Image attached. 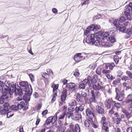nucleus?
<instances>
[{"label":"nucleus","mask_w":132,"mask_h":132,"mask_svg":"<svg viewBox=\"0 0 132 132\" xmlns=\"http://www.w3.org/2000/svg\"><path fill=\"white\" fill-rule=\"evenodd\" d=\"M32 89L31 85L28 84L27 82L25 81V105H28L30 98V96L32 94Z\"/></svg>","instance_id":"1"},{"label":"nucleus","mask_w":132,"mask_h":132,"mask_svg":"<svg viewBox=\"0 0 132 132\" xmlns=\"http://www.w3.org/2000/svg\"><path fill=\"white\" fill-rule=\"evenodd\" d=\"M12 88V89H13V90H10L9 93L10 94L11 93L14 92L15 94L16 95H19L20 96H22L23 94V89L20 88L18 87L16 88V85L14 82H11V87L10 88ZM23 91H25L24 90Z\"/></svg>","instance_id":"2"},{"label":"nucleus","mask_w":132,"mask_h":132,"mask_svg":"<svg viewBox=\"0 0 132 132\" xmlns=\"http://www.w3.org/2000/svg\"><path fill=\"white\" fill-rule=\"evenodd\" d=\"M5 85L2 86L0 85V92L4 94L5 92L9 93L10 90H13L12 89V88H10L11 82L10 81H6L5 82Z\"/></svg>","instance_id":"3"},{"label":"nucleus","mask_w":132,"mask_h":132,"mask_svg":"<svg viewBox=\"0 0 132 132\" xmlns=\"http://www.w3.org/2000/svg\"><path fill=\"white\" fill-rule=\"evenodd\" d=\"M113 24L116 27L117 31L120 32L125 33L126 28L121 24L120 23L118 20H115L113 21Z\"/></svg>","instance_id":"4"},{"label":"nucleus","mask_w":132,"mask_h":132,"mask_svg":"<svg viewBox=\"0 0 132 132\" xmlns=\"http://www.w3.org/2000/svg\"><path fill=\"white\" fill-rule=\"evenodd\" d=\"M102 39H106L108 41L112 43H113L116 41V39L113 35H112L109 36V33L107 32H106L103 35Z\"/></svg>","instance_id":"5"},{"label":"nucleus","mask_w":132,"mask_h":132,"mask_svg":"<svg viewBox=\"0 0 132 132\" xmlns=\"http://www.w3.org/2000/svg\"><path fill=\"white\" fill-rule=\"evenodd\" d=\"M3 106L0 111L1 114L3 116L5 115L7 112L11 110V107L7 102L5 103Z\"/></svg>","instance_id":"6"},{"label":"nucleus","mask_w":132,"mask_h":132,"mask_svg":"<svg viewBox=\"0 0 132 132\" xmlns=\"http://www.w3.org/2000/svg\"><path fill=\"white\" fill-rule=\"evenodd\" d=\"M95 35L94 34H92L89 36H86L85 39H84L83 42L84 43L85 41V42L88 44L92 43L93 44V42L94 41L95 39Z\"/></svg>","instance_id":"7"},{"label":"nucleus","mask_w":132,"mask_h":132,"mask_svg":"<svg viewBox=\"0 0 132 132\" xmlns=\"http://www.w3.org/2000/svg\"><path fill=\"white\" fill-rule=\"evenodd\" d=\"M88 84L89 89H90L89 85L88 79H86L83 80L81 83H80L79 85V88L80 89H84L85 88L86 86Z\"/></svg>","instance_id":"8"},{"label":"nucleus","mask_w":132,"mask_h":132,"mask_svg":"<svg viewBox=\"0 0 132 132\" xmlns=\"http://www.w3.org/2000/svg\"><path fill=\"white\" fill-rule=\"evenodd\" d=\"M124 14L125 16L127 17V19L129 21L132 19V13L130 12L129 9L127 8L124 11Z\"/></svg>","instance_id":"9"},{"label":"nucleus","mask_w":132,"mask_h":132,"mask_svg":"<svg viewBox=\"0 0 132 132\" xmlns=\"http://www.w3.org/2000/svg\"><path fill=\"white\" fill-rule=\"evenodd\" d=\"M98 77L97 75H94L92 78H91V77H89L87 79H89V85L90 86V89L92 88V86L91 85V84L90 83V80H91V82L92 84H94L96 82L97 80Z\"/></svg>","instance_id":"10"},{"label":"nucleus","mask_w":132,"mask_h":132,"mask_svg":"<svg viewBox=\"0 0 132 132\" xmlns=\"http://www.w3.org/2000/svg\"><path fill=\"white\" fill-rule=\"evenodd\" d=\"M67 89L65 88H63V90L62 92V94L61 96V101L64 102L66 100L67 96Z\"/></svg>","instance_id":"11"},{"label":"nucleus","mask_w":132,"mask_h":132,"mask_svg":"<svg viewBox=\"0 0 132 132\" xmlns=\"http://www.w3.org/2000/svg\"><path fill=\"white\" fill-rule=\"evenodd\" d=\"M96 110L97 113L103 116L104 114V109L99 105L96 106Z\"/></svg>","instance_id":"12"},{"label":"nucleus","mask_w":132,"mask_h":132,"mask_svg":"<svg viewBox=\"0 0 132 132\" xmlns=\"http://www.w3.org/2000/svg\"><path fill=\"white\" fill-rule=\"evenodd\" d=\"M81 53H77L73 57L74 60L77 62H79L83 60L82 56H80Z\"/></svg>","instance_id":"13"},{"label":"nucleus","mask_w":132,"mask_h":132,"mask_svg":"<svg viewBox=\"0 0 132 132\" xmlns=\"http://www.w3.org/2000/svg\"><path fill=\"white\" fill-rule=\"evenodd\" d=\"M105 40L102 39H101L100 45L105 47H108L111 46V45L109 43L110 42H108L105 41Z\"/></svg>","instance_id":"14"},{"label":"nucleus","mask_w":132,"mask_h":132,"mask_svg":"<svg viewBox=\"0 0 132 132\" xmlns=\"http://www.w3.org/2000/svg\"><path fill=\"white\" fill-rule=\"evenodd\" d=\"M76 87V85L75 83H74L71 82L67 84L65 86V87L67 90H69L70 89H74V90H75L76 89L75 87Z\"/></svg>","instance_id":"15"},{"label":"nucleus","mask_w":132,"mask_h":132,"mask_svg":"<svg viewBox=\"0 0 132 132\" xmlns=\"http://www.w3.org/2000/svg\"><path fill=\"white\" fill-rule=\"evenodd\" d=\"M84 105L82 104L79 106H76L75 109L76 112L78 113L79 112L82 111L84 109Z\"/></svg>","instance_id":"16"},{"label":"nucleus","mask_w":132,"mask_h":132,"mask_svg":"<svg viewBox=\"0 0 132 132\" xmlns=\"http://www.w3.org/2000/svg\"><path fill=\"white\" fill-rule=\"evenodd\" d=\"M94 35H95V38H97L98 39H101L103 37V32L102 31H99L97 32V33L95 32Z\"/></svg>","instance_id":"17"},{"label":"nucleus","mask_w":132,"mask_h":132,"mask_svg":"<svg viewBox=\"0 0 132 132\" xmlns=\"http://www.w3.org/2000/svg\"><path fill=\"white\" fill-rule=\"evenodd\" d=\"M112 100L108 99L105 103V105L107 109H110L111 107V104L113 105Z\"/></svg>","instance_id":"18"},{"label":"nucleus","mask_w":132,"mask_h":132,"mask_svg":"<svg viewBox=\"0 0 132 132\" xmlns=\"http://www.w3.org/2000/svg\"><path fill=\"white\" fill-rule=\"evenodd\" d=\"M93 88L95 90H99L102 89L103 88V87L101 86L99 84L97 85L96 84L92 85Z\"/></svg>","instance_id":"19"},{"label":"nucleus","mask_w":132,"mask_h":132,"mask_svg":"<svg viewBox=\"0 0 132 132\" xmlns=\"http://www.w3.org/2000/svg\"><path fill=\"white\" fill-rule=\"evenodd\" d=\"M80 128L79 125L78 124H76L74 127L73 129V132H80Z\"/></svg>","instance_id":"20"},{"label":"nucleus","mask_w":132,"mask_h":132,"mask_svg":"<svg viewBox=\"0 0 132 132\" xmlns=\"http://www.w3.org/2000/svg\"><path fill=\"white\" fill-rule=\"evenodd\" d=\"M86 113L87 116H91V117L92 116L94 118L95 117V114L92 113L90 109L88 108H87L86 109Z\"/></svg>","instance_id":"21"},{"label":"nucleus","mask_w":132,"mask_h":132,"mask_svg":"<svg viewBox=\"0 0 132 132\" xmlns=\"http://www.w3.org/2000/svg\"><path fill=\"white\" fill-rule=\"evenodd\" d=\"M80 94L85 101V102L87 101L88 100V98L87 97V93L85 92H82Z\"/></svg>","instance_id":"22"},{"label":"nucleus","mask_w":132,"mask_h":132,"mask_svg":"<svg viewBox=\"0 0 132 132\" xmlns=\"http://www.w3.org/2000/svg\"><path fill=\"white\" fill-rule=\"evenodd\" d=\"M90 93L91 94L92 96H97L100 94V93L99 91H94L93 90H91L90 91Z\"/></svg>","instance_id":"23"},{"label":"nucleus","mask_w":132,"mask_h":132,"mask_svg":"<svg viewBox=\"0 0 132 132\" xmlns=\"http://www.w3.org/2000/svg\"><path fill=\"white\" fill-rule=\"evenodd\" d=\"M6 114L7 117L9 118L13 116L14 113L13 111L10 110L6 112Z\"/></svg>","instance_id":"24"},{"label":"nucleus","mask_w":132,"mask_h":132,"mask_svg":"<svg viewBox=\"0 0 132 132\" xmlns=\"http://www.w3.org/2000/svg\"><path fill=\"white\" fill-rule=\"evenodd\" d=\"M96 39L95 41H93V44H92L93 45H95L97 46H99L100 45L101 43H100V40L101 39H98L97 38H95Z\"/></svg>","instance_id":"25"},{"label":"nucleus","mask_w":132,"mask_h":132,"mask_svg":"<svg viewBox=\"0 0 132 132\" xmlns=\"http://www.w3.org/2000/svg\"><path fill=\"white\" fill-rule=\"evenodd\" d=\"M62 121L59 119L57 120L56 122V124H55L57 127L58 128V127L62 126L63 125Z\"/></svg>","instance_id":"26"},{"label":"nucleus","mask_w":132,"mask_h":132,"mask_svg":"<svg viewBox=\"0 0 132 132\" xmlns=\"http://www.w3.org/2000/svg\"><path fill=\"white\" fill-rule=\"evenodd\" d=\"M57 129V132H64L66 129V127L64 126L58 127Z\"/></svg>","instance_id":"27"},{"label":"nucleus","mask_w":132,"mask_h":132,"mask_svg":"<svg viewBox=\"0 0 132 132\" xmlns=\"http://www.w3.org/2000/svg\"><path fill=\"white\" fill-rule=\"evenodd\" d=\"M76 99L77 100L78 102H81V101H83V99H84L81 96L80 94L79 93H78L77 95Z\"/></svg>","instance_id":"28"},{"label":"nucleus","mask_w":132,"mask_h":132,"mask_svg":"<svg viewBox=\"0 0 132 132\" xmlns=\"http://www.w3.org/2000/svg\"><path fill=\"white\" fill-rule=\"evenodd\" d=\"M51 117L50 116L48 117L46 120L44 124V126H46V125H49L50 123H51Z\"/></svg>","instance_id":"29"},{"label":"nucleus","mask_w":132,"mask_h":132,"mask_svg":"<svg viewBox=\"0 0 132 132\" xmlns=\"http://www.w3.org/2000/svg\"><path fill=\"white\" fill-rule=\"evenodd\" d=\"M66 112H64L58 117V119L62 120L66 116Z\"/></svg>","instance_id":"30"},{"label":"nucleus","mask_w":132,"mask_h":132,"mask_svg":"<svg viewBox=\"0 0 132 132\" xmlns=\"http://www.w3.org/2000/svg\"><path fill=\"white\" fill-rule=\"evenodd\" d=\"M69 104L71 106H75L77 104L76 101L75 100H72L69 103Z\"/></svg>","instance_id":"31"},{"label":"nucleus","mask_w":132,"mask_h":132,"mask_svg":"<svg viewBox=\"0 0 132 132\" xmlns=\"http://www.w3.org/2000/svg\"><path fill=\"white\" fill-rule=\"evenodd\" d=\"M82 118L81 114H78L75 115L74 116V119L76 120H79Z\"/></svg>","instance_id":"32"},{"label":"nucleus","mask_w":132,"mask_h":132,"mask_svg":"<svg viewBox=\"0 0 132 132\" xmlns=\"http://www.w3.org/2000/svg\"><path fill=\"white\" fill-rule=\"evenodd\" d=\"M19 84L20 86H18V87L23 89V90H24L25 89V81L21 82H19Z\"/></svg>","instance_id":"33"},{"label":"nucleus","mask_w":132,"mask_h":132,"mask_svg":"<svg viewBox=\"0 0 132 132\" xmlns=\"http://www.w3.org/2000/svg\"><path fill=\"white\" fill-rule=\"evenodd\" d=\"M51 117V119H52L51 123L52 124H53L55 123V122H56V121L57 120V115H56L53 117L52 116Z\"/></svg>","instance_id":"34"},{"label":"nucleus","mask_w":132,"mask_h":132,"mask_svg":"<svg viewBox=\"0 0 132 132\" xmlns=\"http://www.w3.org/2000/svg\"><path fill=\"white\" fill-rule=\"evenodd\" d=\"M112 102L113 104L114 103V105L117 109L119 108H120L121 106V103L118 102L116 103L115 101H114L113 100H112Z\"/></svg>","instance_id":"35"},{"label":"nucleus","mask_w":132,"mask_h":132,"mask_svg":"<svg viewBox=\"0 0 132 132\" xmlns=\"http://www.w3.org/2000/svg\"><path fill=\"white\" fill-rule=\"evenodd\" d=\"M9 93V92H5L4 94L2 93V95L1 96V98L4 101V100L7 99L8 98V96L6 95V93Z\"/></svg>","instance_id":"36"},{"label":"nucleus","mask_w":132,"mask_h":132,"mask_svg":"<svg viewBox=\"0 0 132 132\" xmlns=\"http://www.w3.org/2000/svg\"><path fill=\"white\" fill-rule=\"evenodd\" d=\"M73 115V113L67 112L66 114V117L65 118V120L67 118L69 119Z\"/></svg>","instance_id":"37"},{"label":"nucleus","mask_w":132,"mask_h":132,"mask_svg":"<svg viewBox=\"0 0 132 132\" xmlns=\"http://www.w3.org/2000/svg\"><path fill=\"white\" fill-rule=\"evenodd\" d=\"M93 24V29L94 31H95L98 30L100 28V26L97 24Z\"/></svg>","instance_id":"38"},{"label":"nucleus","mask_w":132,"mask_h":132,"mask_svg":"<svg viewBox=\"0 0 132 132\" xmlns=\"http://www.w3.org/2000/svg\"><path fill=\"white\" fill-rule=\"evenodd\" d=\"M84 33L85 36H89V35L90 34L91 32L89 31V30L88 29H87V28L86 30L84 31Z\"/></svg>","instance_id":"39"},{"label":"nucleus","mask_w":132,"mask_h":132,"mask_svg":"<svg viewBox=\"0 0 132 132\" xmlns=\"http://www.w3.org/2000/svg\"><path fill=\"white\" fill-rule=\"evenodd\" d=\"M126 9L127 8L129 9V10L132 12V2H130L128 5V6H126L125 7Z\"/></svg>","instance_id":"40"},{"label":"nucleus","mask_w":132,"mask_h":132,"mask_svg":"<svg viewBox=\"0 0 132 132\" xmlns=\"http://www.w3.org/2000/svg\"><path fill=\"white\" fill-rule=\"evenodd\" d=\"M84 124L86 127L88 128L90 126V122L89 121L88 119L85 121L84 122Z\"/></svg>","instance_id":"41"},{"label":"nucleus","mask_w":132,"mask_h":132,"mask_svg":"<svg viewBox=\"0 0 132 132\" xmlns=\"http://www.w3.org/2000/svg\"><path fill=\"white\" fill-rule=\"evenodd\" d=\"M126 73L128 75V78L129 79H132V73L129 71H127L126 72Z\"/></svg>","instance_id":"42"},{"label":"nucleus","mask_w":132,"mask_h":132,"mask_svg":"<svg viewBox=\"0 0 132 132\" xmlns=\"http://www.w3.org/2000/svg\"><path fill=\"white\" fill-rule=\"evenodd\" d=\"M89 101L90 103L96 102V100L95 96H92L90 98Z\"/></svg>","instance_id":"43"},{"label":"nucleus","mask_w":132,"mask_h":132,"mask_svg":"<svg viewBox=\"0 0 132 132\" xmlns=\"http://www.w3.org/2000/svg\"><path fill=\"white\" fill-rule=\"evenodd\" d=\"M110 70H107L105 69H104L103 70L102 72L103 73L106 74V76L107 77V75H109L108 73H109L110 72Z\"/></svg>","instance_id":"44"},{"label":"nucleus","mask_w":132,"mask_h":132,"mask_svg":"<svg viewBox=\"0 0 132 132\" xmlns=\"http://www.w3.org/2000/svg\"><path fill=\"white\" fill-rule=\"evenodd\" d=\"M18 110V107L17 106L13 105L11 106V110H14L15 111H17Z\"/></svg>","instance_id":"45"},{"label":"nucleus","mask_w":132,"mask_h":132,"mask_svg":"<svg viewBox=\"0 0 132 132\" xmlns=\"http://www.w3.org/2000/svg\"><path fill=\"white\" fill-rule=\"evenodd\" d=\"M31 81L33 82L34 81V77L33 75L31 74L28 75Z\"/></svg>","instance_id":"46"},{"label":"nucleus","mask_w":132,"mask_h":132,"mask_svg":"<svg viewBox=\"0 0 132 132\" xmlns=\"http://www.w3.org/2000/svg\"><path fill=\"white\" fill-rule=\"evenodd\" d=\"M119 57L117 55H115L114 57V60L116 64L118 63L119 62Z\"/></svg>","instance_id":"47"},{"label":"nucleus","mask_w":132,"mask_h":132,"mask_svg":"<svg viewBox=\"0 0 132 132\" xmlns=\"http://www.w3.org/2000/svg\"><path fill=\"white\" fill-rule=\"evenodd\" d=\"M56 96L57 93H56L53 94V97L51 100V101L52 102H53L56 99Z\"/></svg>","instance_id":"48"},{"label":"nucleus","mask_w":132,"mask_h":132,"mask_svg":"<svg viewBox=\"0 0 132 132\" xmlns=\"http://www.w3.org/2000/svg\"><path fill=\"white\" fill-rule=\"evenodd\" d=\"M126 20V18L125 17L122 16L119 18V21H120L121 23L124 22Z\"/></svg>","instance_id":"49"},{"label":"nucleus","mask_w":132,"mask_h":132,"mask_svg":"<svg viewBox=\"0 0 132 132\" xmlns=\"http://www.w3.org/2000/svg\"><path fill=\"white\" fill-rule=\"evenodd\" d=\"M115 91L116 93V95L115 98H117V97H118V96H119V95H120L119 94V93L120 92V91L118 88H116Z\"/></svg>","instance_id":"50"},{"label":"nucleus","mask_w":132,"mask_h":132,"mask_svg":"<svg viewBox=\"0 0 132 132\" xmlns=\"http://www.w3.org/2000/svg\"><path fill=\"white\" fill-rule=\"evenodd\" d=\"M94 27H93V24H92L90 26H89L87 28V29H88L89 31L91 32L92 31H93V29H94Z\"/></svg>","instance_id":"51"},{"label":"nucleus","mask_w":132,"mask_h":132,"mask_svg":"<svg viewBox=\"0 0 132 132\" xmlns=\"http://www.w3.org/2000/svg\"><path fill=\"white\" fill-rule=\"evenodd\" d=\"M109 68L110 69L112 70L113 68L115 67V64L114 63H112L110 64H109Z\"/></svg>","instance_id":"52"},{"label":"nucleus","mask_w":132,"mask_h":132,"mask_svg":"<svg viewBox=\"0 0 132 132\" xmlns=\"http://www.w3.org/2000/svg\"><path fill=\"white\" fill-rule=\"evenodd\" d=\"M75 110L74 108L72 107H69L68 109V111L69 112L71 113V112H73Z\"/></svg>","instance_id":"53"},{"label":"nucleus","mask_w":132,"mask_h":132,"mask_svg":"<svg viewBox=\"0 0 132 132\" xmlns=\"http://www.w3.org/2000/svg\"><path fill=\"white\" fill-rule=\"evenodd\" d=\"M101 69L100 68H98L96 70V72L97 74L99 75L101 74Z\"/></svg>","instance_id":"54"},{"label":"nucleus","mask_w":132,"mask_h":132,"mask_svg":"<svg viewBox=\"0 0 132 132\" xmlns=\"http://www.w3.org/2000/svg\"><path fill=\"white\" fill-rule=\"evenodd\" d=\"M107 76V77L108 79H110L111 80H112L115 79V78L113 77L112 75H111V77L110 75H108Z\"/></svg>","instance_id":"55"},{"label":"nucleus","mask_w":132,"mask_h":132,"mask_svg":"<svg viewBox=\"0 0 132 132\" xmlns=\"http://www.w3.org/2000/svg\"><path fill=\"white\" fill-rule=\"evenodd\" d=\"M30 49L28 48H27V50L28 51V52L31 54L32 55H34V53L32 52L31 49L30 47H29Z\"/></svg>","instance_id":"56"},{"label":"nucleus","mask_w":132,"mask_h":132,"mask_svg":"<svg viewBox=\"0 0 132 132\" xmlns=\"http://www.w3.org/2000/svg\"><path fill=\"white\" fill-rule=\"evenodd\" d=\"M80 73L78 72H75L74 73L73 75L76 77H78L79 76Z\"/></svg>","instance_id":"57"},{"label":"nucleus","mask_w":132,"mask_h":132,"mask_svg":"<svg viewBox=\"0 0 132 132\" xmlns=\"http://www.w3.org/2000/svg\"><path fill=\"white\" fill-rule=\"evenodd\" d=\"M122 72L120 70H119L117 72V73L118 75V76L119 77H121V76L122 75Z\"/></svg>","instance_id":"58"},{"label":"nucleus","mask_w":132,"mask_h":132,"mask_svg":"<svg viewBox=\"0 0 132 132\" xmlns=\"http://www.w3.org/2000/svg\"><path fill=\"white\" fill-rule=\"evenodd\" d=\"M20 106H21V105L23 107V110H25V108H24V106L25 105V103L23 101H21L20 102V104H19Z\"/></svg>","instance_id":"59"},{"label":"nucleus","mask_w":132,"mask_h":132,"mask_svg":"<svg viewBox=\"0 0 132 132\" xmlns=\"http://www.w3.org/2000/svg\"><path fill=\"white\" fill-rule=\"evenodd\" d=\"M47 112L48 110H45L42 112V114L43 116H44L47 113Z\"/></svg>","instance_id":"60"},{"label":"nucleus","mask_w":132,"mask_h":132,"mask_svg":"<svg viewBox=\"0 0 132 132\" xmlns=\"http://www.w3.org/2000/svg\"><path fill=\"white\" fill-rule=\"evenodd\" d=\"M91 117H89V119L88 120L90 122V123L91 124H92L93 123H94L93 121L92 120V118H90Z\"/></svg>","instance_id":"61"},{"label":"nucleus","mask_w":132,"mask_h":132,"mask_svg":"<svg viewBox=\"0 0 132 132\" xmlns=\"http://www.w3.org/2000/svg\"><path fill=\"white\" fill-rule=\"evenodd\" d=\"M102 129H103L106 132H108L109 131V128L108 126L104 127V128H102Z\"/></svg>","instance_id":"62"},{"label":"nucleus","mask_w":132,"mask_h":132,"mask_svg":"<svg viewBox=\"0 0 132 132\" xmlns=\"http://www.w3.org/2000/svg\"><path fill=\"white\" fill-rule=\"evenodd\" d=\"M127 132H132V128L131 127H129L127 129Z\"/></svg>","instance_id":"63"},{"label":"nucleus","mask_w":132,"mask_h":132,"mask_svg":"<svg viewBox=\"0 0 132 132\" xmlns=\"http://www.w3.org/2000/svg\"><path fill=\"white\" fill-rule=\"evenodd\" d=\"M70 128L72 129L73 130V129L75 125L72 123H71L69 125Z\"/></svg>","instance_id":"64"}]
</instances>
